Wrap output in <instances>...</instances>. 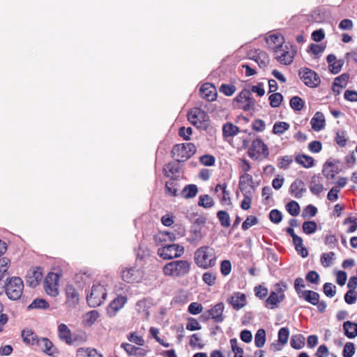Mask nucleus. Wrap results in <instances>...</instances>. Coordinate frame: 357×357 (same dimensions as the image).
<instances>
[{
    "mask_svg": "<svg viewBox=\"0 0 357 357\" xmlns=\"http://www.w3.org/2000/svg\"><path fill=\"white\" fill-rule=\"evenodd\" d=\"M202 280L209 286L215 284L216 274L215 273L206 272L202 275Z\"/></svg>",
    "mask_w": 357,
    "mask_h": 357,
    "instance_id": "63",
    "label": "nucleus"
},
{
    "mask_svg": "<svg viewBox=\"0 0 357 357\" xmlns=\"http://www.w3.org/2000/svg\"><path fill=\"white\" fill-rule=\"evenodd\" d=\"M241 192L243 195V199L241 202V207L243 210H248L250 208L252 200V192L251 190H245Z\"/></svg>",
    "mask_w": 357,
    "mask_h": 357,
    "instance_id": "42",
    "label": "nucleus"
},
{
    "mask_svg": "<svg viewBox=\"0 0 357 357\" xmlns=\"http://www.w3.org/2000/svg\"><path fill=\"white\" fill-rule=\"evenodd\" d=\"M301 293V294L298 295V297L304 299L306 302L313 305L318 303V300L320 298L319 293L312 290H304L303 292Z\"/></svg>",
    "mask_w": 357,
    "mask_h": 357,
    "instance_id": "28",
    "label": "nucleus"
},
{
    "mask_svg": "<svg viewBox=\"0 0 357 357\" xmlns=\"http://www.w3.org/2000/svg\"><path fill=\"white\" fill-rule=\"evenodd\" d=\"M217 218L223 227H229L231 225L229 214L226 211H219L217 213Z\"/></svg>",
    "mask_w": 357,
    "mask_h": 357,
    "instance_id": "43",
    "label": "nucleus"
},
{
    "mask_svg": "<svg viewBox=\"0 0 357 357\" xmlns=\"http://www.w3.org/2000/svg\"><path fill=\"white\" fill-rule=\"evenodd\" d=\"M174 181L175 180L167 181L165 188L166 194L172 197H175L177 195V183Z\"/></svg>",
    "mask_w": 357,
    "mask_h": 357,
    "instance_id": "53",
    "label": "nucleus"
},
{
    "mask_svg": "<svg viewBox=\"0 0 357 357\" xmlns=\"http://www.w3.org/2000/svg\"><path fill=\"white\" fill-rule=\"evenodd\" d=\"M285 208L287 212L292 216H297L300 213V205L296 201H290L286 204Z\"/></svg>",
    "mask_w": 357,
    "mask_h": 357,
    "instance_id": "44",
    "label": "nucleus"
},
{
    "mask_svg": "<svg viewBox=\"0 0 357 357\" xmlns=\"http://www.w3.org/2000/svg\"><path fill=\"white\" fill-rule=\"evenodd\" d=\"M202 98L208 102H212L217 99L218 92L215 86L208 82L202 84Z\"/></svg>",
    "mask_w": 357,
    "mask_h": 357,
    "instance_id": "18",
    "label": "nucleus"
},
{
    "mask_svg": "<svg viewBox=\"0 0 357 357\" xmlns=\"http://www.w3.org/2000/svg\"><path fill=\"white\" fill-rule=\"evenodd\" d=\"M127 301V297L119 295L115 298L109 305L107 309V314L114 317L116 313L123 307Z\"/></svg>",
    "mask_w": 357,
    "mask_h": 357,
    "instance_id": "16",
    "label": "nucleus"
},
{
    "mask_svg": "<svg viewBox=\"0 0 357 357\" xmlns=\"http://www.w3.org/2000/svg\"><path fill=\"white\" fill-rule=\"evenodd\" d=\"M230 344L232 351L234 353V357H243V349L238 346V341L236 338L230 340Z\"/></svg>",
    "mask_w": 357,
    "mask_h": 357,
    "instance_id": "54",
    "label": "nucleus"
},
{
    "mask_svg": "<svg viewBox=\"0 0 357 357\" xmlns=\"http://www.w3.org/2000/svg\"><path fill=\"white\" fill-rule=\"evenodd\" d=\"M295 161L305 168H310L314 165V158L305 154L297 155Z\"/></svg>",
    "mask_w": 357,
    "mask_h": 357,
    "instance_id": "34",
    "label": "nucleus"
},
{
    "mask_svg": "<svg viewBox=\"0 0 357 357\" xmlns=\"http://www.w3.org/2000/svg\"><path fill=\"white\" fill-rule=\"evenodd\" d=\"M10 264V261L7 257H3L0 259V281L8 274V269Z\"/></svg>",
    "mask_w": 357,
    "mask_h": 357,
    "instance_id": "47",
    "label": "nucleus"
},
{
    "mask_svg": "<svg viewBox=\"0 0 357 357\" xmlns=\"http://www.w3.org/2000/svg\"><path fill=\"white\" fill-rule=\"evenodd\" d=\"M248 58L257 63L261 68H265L269 63V56L268 54L259 49L250 50L248 54Z\"/></svg>",
    "mask_w": 357,
    "mask_h": 357,
    "instance_id": "14",
    "label": "nucleus"
},
{
    "mask_svg": "<svg viewBox=\"0 0 357 357\" xmlns=\"http://www.w3.org/2000/svg\"><path fill=\"white\" fill-rule=\"evenodd\" d=\"M236 91V88L232 84H222L219 87V91L226 96H231Z\"/></svg>",
    "mask_w": 357,
    "mask_h": 357,
    "instance_id": "48",
    "label": "nucleus"
},
{
    "mask_svg": "<svg viewBox=\"0 0 357 357\" xmlns=\"http://www.w3.org/2000/svg\"><path fill=\"white\" fill-rule=\"evenodd\" d=\"M107 297L106 289L100 284H93L90 294L86 296V302L91 307L100 305Z\"/></svg>",
    "mask_w": 357,
    "mask_h": 357,
    "instance_id": "5",
    "label": "nucleus"
},
{
    "mask_svg": "<svg viewBox=\"0 0 357 357\" xmlns=\"http://www.w3.org/2000/svg\"><path fill=\"white\" fill-rule=\"evenodd\" d=\"M137 270L134 267L126 268L121 271V278L127 283H133L137 281Z\"/></svg>",
    "mask_w": 357,
    "mask_h": 357,
    "instance_id": "26",
    "label": "nucleus"
},
{
    "mask_svg": "<svg viewBox=\"0 0 357 357\" xmlns=\"http://www.w3.org/2000/svg\"><path fill=\"white\" fill-rule=\"evenodd\" d=\"M202 130L208 135V140H213L215 138L217 129L215 126L208 120V116L202 110Z\"/></svg>",
    "mask_w": 357,
    "mask_h": 357,
    "instance_id": "17",
    "label": "nucleus"
},
{
    "mask_svg": "<svg viewBox=\"0 0 357 357\" xmlns=\"http://www.w3.org/2000/svg\"><path fill=\"white\" fill-rule=\"evenodd\" d=\"M344 334L349 339L357 336V323L346 321L343 324Z\"/></svg>",
    "mask_w": 357,
    "mask_h": 357,
    "instance_id": "29",
    "label": "nucleus"
},
{
    "mask_svg": "<svg viewBox=\"0 0 357 357\" xmlns=\"http://www.w3.org/2000/svg\"><path fill=\"white\" fill-rule=\"evenodd\" d=\"M190 264L185 260L172 261L167 264L163 268L165 275L180 277L189 271Z\"/></svg>",
    "mask_w": 357,
    "mask_h": 357,
    "instance_id": "4",
    "label": "nucleus"
},
{
    "mask_svg": "<svg viewBox=\"0 0 357 357\" xmlns=\"http://www.w3.org/2000/svg\"><path fill=\"white\" fill-rule=\"evenodd\" d=\"M121 347L124 349L128 355L144 356L147 353V351L144 349L137 347L129 343H123Z\"/></svg>",
    "mask_w": 357,
    "mask_h": 357,
    "instance_id": "30",
    "label": "nucleus"
},
{
    "mask_svg": "<svg viewBox=\"0 0 357 357\" xmlns=\"http://www.w3.org/2000/svg\"><path fill=\"white\" fill-rule=\"evenodd\" d=\"M201 114V107H195L191 109L188 112V121L195 126L197 129L201 128V121L199 119V115Z\"/></svg>",
    "mask_w": 357,
    "mask_h": 357,
    "instance_id": "27",
    "label": "nucleus"
},
{
    "mask_svg": "<svg viewBox=\"0 0 357 357\" xmlns=\"http://www.w3.org/2000/svg\"><path fill=\"white\" fill-rule=\"evenodd\" d=\"M268 100L271 107H278L283 100V96L280 93H274L269 96Z\"/></svg>",
    "mask_w": 357,
    "mask_h": 357,
    "instance_id": "50",
    "label": "nucleus"
},
{
    "mask_svg": "<svg viewBox=\"0 0 357 357\" xmlns=\"http://www.w3.org/2000/svg\"><path fill=\"white\" fill-rule=\"evenodd\" d=\"M285 299V295H278L277 292L271 291L269 296L265 300L264 305L269 309H274L278 307V304Z\"/></svg>",
    "mask_w": 357,
    "mask_h": 357,
    "instance_id": "20",
    "label": "nucleus"
},
{
    "mask_svg": "<svg viewBox=\"0 0 357 357\" xmlns=\"http://www.w3.org/2000/svg\"><path fill=\"white\" fill-rule=\"evenodd\" d=\"M268 48L272 50V47H278L284 43V38L281 33H274L270 35L266 38Z\"/></svg>",
    "mask_w": 357,
    "mask_h": 357,
    "instance_id": "31",
    "label": "nucleus"
},
{
    "mask_svg": "<svg viewBox=\"0 0 357 357\" xmlns=\"http://www.w3.org/2000/svg\"><path fill=\"white\" fill-rule=\"evenodd\" d=\"M356 351L355 345L353 342H347L342 351L343 357H352Z\"/></svg>",
    "mask_w": 357,
    "mask_h": 357,
    "instance_id": "57",
    "label": "nucleus"
},
{
    "mask_svg": "<svg viewBox=\"0 0 357 357\" xmlns=\"http://www.w3.org/2000/svg\"><path fill=\"white\" fill-rule=\"evenodd\" d=\"M227 302L236 310H238L246 305V296L241 292H235L233 296L227 299Z\"/></svg>",
    "mask_w": 357,
    "mask_h": 357,
    "instance_id": "15",
    "label": "nucleus"
},
{
    "mask_svg": "<svg viewBox=\"0 0 357 357\" xmlns=\"http://www.w3.org/2000/svg\"><path fill=\"white\" fill-rule=\"evenodd\" d=\"M349 79V74L347 73H344L340 76L335 78L333 82L334 86H338L340 88L345 87L347 86V83Z\"/></svg>",
    "mask_w": 357,
    "mask_h": 357,
    "instance_id": "49",
    "label": "nucleus"
},
{
    "mask_svg": "<svg viewBox=\"0 0 357 357\" xmlns=\"http://www.w3.org/2000/svg\"><path fill=\"white\" fill-rule=\"evenodd\" d=\"M157 252L163 259H172L181 257L184 252V248L178 244H169L158 248Z\"/></svg>",
    "mask_w": 357,
    "mask_h": 357,
    "instance_id": "9",
    "label": "nucleus"
},
{
    "mask_svg": "<svg viewBox=\"0 0 357 357\" xmlns=\"http://www.w3.org/2000/svg\"><path fill=\"white\" fill-rule=\"evenodd\" d=\"M335 253L333 252H329L328 253H323L321 255L320 261L321 264L324 267H328L332 264V261L334 259Z\"/></svg>",
    "mask_w": 357,
    "mask_h": 357,
    "instance_id": "52",
    "label": "nucleus"
},
{
    "mask_svg": "<svg viewBox=\"0 0 357 357\" xmlns=\"http://www.w3.org/2000/svg\"><path fill=\"white\" fill-rule=\"evenodd\" d=\"M198 192V188L195 184H189L184 187L181 192L182 197L185 199L192 198L196 196Z\"/></svg>",
    "mask_w": 357,
    "mask_h": 357,
    "instance_id": "37",
    "label": "nucleus"
},
{
    "mask_svg": "<svg viewBox=\"0 0 357 357\" xmlns=\"http://www.w3.org/2000/svg\"><path fill=\"white\" fill-rule=\"evenodd\" d=\"M289 336V330L287 327H282L278 331V342L282 344H287Z\"/></svg>",
    "mask_w": 357,
    "mask_h": 357,
    "instance_id": "56",
    "label": "nucleus"
},
{
    "mask_svg": "<svg viewBox=\"0 0 357 357\" xmlns=\"http://www.w3.org/2000/svg\"><path fill=\"white\" fill-rule=\"evenodd\" d=\"M172 156L177 161L187 160L189 158V154L187 153L185 143L174 145L172 150Z\"/></svg>",
    "mask_w": 357,
    "mask_h": 357,
    "instance_id": "19",
    "label": "nucleus"
},
{
    "mask_svg": "<svg viewBox=\"0 0 357 357\" xmlns=\"http://www.w3.org/2000/svg\"><path fill=\"white\" fill-rule=\"evenodd\" d=\"M275 59L281 64L289 65L294 59L296 50L289 43L282 44L278 47H272Z\"/></svg>",
    "mask_w": 357,
    "mask_h": 357,
    "instance_id": "2",
    "label": "nucleus"
},
{
    "mask_svg": "<svg viewBox=\"0 0 357 357\" xmlns=\"http://www.w3.org/2000/svg\"><path fill=\"white\" fill-rule=\"evenodd\" d=\"M290 107L295 111H301L305 105L304 100L299 96H293L289 101Z\"/></svg>",
    "mask_w": 357,
    "mask_h": 357,
    "instance_id": "40",
    "label": "nucleus"
},
{
    "mask_svg": "<svg viewBox=\"0 0 357 357\" xmlns=\"http://www.w3.org/2000/svg\"><path fill=\"white\" fill-rule=\"evenodd\" d=\"M43 278V269L41 267H35L27 272L26 282L30 287H37Z\"/></svg>",
    "mask_w": 357,
    "mask_h": 357,
    "instance_id": "12",
    "label": "nucleus"
},
{
    "mask_svg": "<svg viewBox=\"0 0 357 357\" xmlns=\"http://www.w3.org/2000/svg\"><path fill=\"white\" fill-rule=\"evenodd\" d=\"M187 218L192 224L190 229L192 236L189 238V241H194L201 237V215L198 212L190 210L187 213Z\"/></svg>",
    "mask_w": 357,
    "mask_h": 357,
    "instance_id": "10",
    "label": "nucleus"
},
{
    "mask_svg": "<svg viewBox=\"0 0 357 357\" xmlns=\"http://www.w3.org/2000/svg\"><path fill=\"white\" fill-rule=\"evenodd\" d=\"M254 292H255V295L257 298L262 300L266 297V296L268 295V291L266 287H264L262 285H257V286L255 287Z\"/></svg>",
    "mask_w": 357,
    "mask_h": 357,
    "instance_id": "60",
    "label": "nucleus"
},
{
    "mask_svg": "<svg viewBox=\"0 0 357 357\" xmlns=\"http://www.w3.org/2000/svg\"><path fill=\"white\" fill-rule=\"evenodd\" d=\"M290 344L294 349H301L305 345V337L302 334H296L291 336Z\"/></svg>",
    "mask_w": 357,
    "mask_h": 357,
    "instance_id": "38",
    "label": "nucleus"
},
{
    "mask_svg": "<svg viewBox=\"0 0 357 357\" xmlns=\"http://www.w3.org/2000/svg\"><path fill=\"white\" fill-rule=\"evenodd\" d=\"M290 126L288 123L284 121H277L273 127L272 132L275 135H280L285 131L288 130Z\"/></svg>",
    "mask_w": 357,
    "mask_h": 357,
    "instance_id": "39",
    "label": "nucleus"
},
{
    "mask_svg": "<svg viewBox=\"0 0 357 357\" xmlns=\"http://www.w3.org/2000/svg\"><path fill=\"white\" fill-rule=\"evenodd\" d=\"M23 341L29 344L36 345L48 356H54L59 354L58 349L54 347L52 341L47 337H39L37 334L31 329H24L22 331Z\"/></svg>",
    "mask_w": 357,
    "mask_h": 357,
    "instance_id": "1",
    "label": "nucleus"
},
{
    "mask_svg": "<svg viewBox=\"0 0 357 357\" xmlns=\"http://www.w3.org/2000/svg\"><path fill=\"white\" fill-rule=\"evenodd\" d=\"M335 142L340 147H344L347 142V132L344 130H338L335 137Z\"/></svg>",
    "mask_w": 357,
    "mask_h": 357,
    "instance_id": "46",
    "label": "nucleus"
},
{
    "mask_svg": "<svg viewBox=\"0 0 357 357\" xmlns=\"http://www.w3.org/2000/svg\"><path fill=\"white\" fill-rule=\"evenodd\" d=\"M50 307L49 303L44 298H37L34 299L27 307L28 310L33 309L47 310Z\"/></svg>",
    "mask_w": 357,
    "mask_h": 357,
    "instance_id": "36",
    "label": "nucleus"
},
{
    "mask_svg": "<svg viewBox=\"0 0 357 357\" xmlns=\"http://www.w3.org/2000/svg\"><path fill=\"white\" fill-rule=\"evenodd\" d=\"M324 293L327 297L332 298L336 294V287L331 282H326L323 286Z\"/></svg>",
    "mask_w": 357,
    "mask_h": 357,
    "instance_id": "58",
    "label": "nucleus"
},
{
    "mask_svg": "<svg viewBox=\"0 0 357 357\" xmlns=\"http://www.w3.org/2000/svg\"><path fill=\"white\" fill-rule=\"evenodd\" d=\"M321 177L319 175H314L310 181V192L316 195H319L324 190V186L320 183Z\"/></svg>",
    "mask_w": 357,
    "mask_h": 357,
    "instance_id": "33",
    "label": "nucleus"
},
{
    "mask_svg": "<svg viewBox=\"0 0 357 357\" xmlns=\"http://www.w3.org/2000/svg\"><path fill=\"white\" fill-rule=\"evenodd\" d=\"M258 223V219L255 215H248L242 224V229L245 231Z\"/></svg>",
    "mask_w": 357,
    "mask_h": 357,
    "instance_id": "59",
    "label": "nucleus"
},
{
    "mask_svg": "<svg viewBox=\"0 0 357 357\" xmlns=\"http://www.w3.org/2000/svg\"><path fill=\"white\" fill-rule=\"evenodd\" d=\"M248 155L255 160L259 158V155H262L264 158H268L269 156L268 146L260 138L254 139L248 149Z\"/></svg>",
    "mask_w": 357,
    "mask_h": 357,
    "instance_id": "7",
    "label": "nucleus"
},
{
    "mask_svg": "<svg viewBox=\"0 0 357 357\" xmlns=\"http://www.w3.org/2000/svg\"><path fill=\"white\" fill-rule=\"evenodd\" d=\"M181 161H177L175 160V161H173V162H169L168 164H167L164 168H163V172H164V175L166 176V177H170L172 174V180H177L176 177H174L173 176L176 174V173H178L180 169H181V167H180V162Z\"/></svg>",
    "mask_w": 357,
    "mask_h": 357,
    "instance_id": "23",
    "label": "nucleus"
},
{
    "mask_svg": "<svg viewBox=\"0 0 357 357\" xmlns=\"http://www.w3.org/2000/svg\"><path fill=\"white\" fill-rule=\"evenodd\" d=\"M98 317V312L96 310H91L85 314L84 321L86 325L91 326L95 323Z\"/></svg>",
    "mask_w": 357,
    "mask_h": 357,
    "instance_id": "51",
    "label": "nucleus"
},
{
    "mask_svg": "<svg viewBox=\"0 0 357 357\" xmlns=\"http://www.w3.org/2000/svg\"><path fill=\"white\" fill-rule=\"evenodd\" d=\"M298 76L305 85L310 88L317 87L321 83L319 75L309 68H301L298 70Z\"/></svg>",
    "mask_w": 357,
    "mask_h": 357,
    "instance_id": "8",
    "label": "nucleus"
},
{
    "mask_svg": "<svg viewBox=\"0 0 357 357\" xmlns=\"http://www.w3.org/2000/svg\"><path fill=\"white\" fill-rule=\"evenodd\" d=\"M266 342V331L264 328H259L255 336V344L258 348L262 347Z\"/></svg>",
    "mask_w": 357,
    "mask_h": 357,
    "instance_id": "41",
    "label": "nucleus"
},
{
    "mask_svg": "<svg viewBox=\"0 0 357 357\" xmlns=\"http://www.w3.org/2000/svg\"><path fill=\"white\" fill-rule=\"evenodd\" d=\"M6 294L12 301L20 299L24 290V283L20 277L8 278L3 285Z\"/></svg>",
    "mask_w": 357,
    "mask_h": 357,
    "instance_id": "3",
    "label": "nucleus"
},
{
    "mask_svg": "<svg viewBox=\"0 0 357 357\" xmlns=\"http://www.w3.org/2000/svg\"><path fill=\"white\" fill-rule=\"evenodd\" d=\"M351 223V225L347 229V233H353L357 229V218L348 217L343 221V225H347Z\"/></svg>",
    "mask_w": 357,
    "mask_h": 357,
    "instance_id": "64",
    "label": "nucleus"
},
{
    "mask_svg": "<svg viewBox=\"0 0 357 357\" xmlns=\"http://www.w3.org/2000/svg\"><path fill=\"white\" fill-rule=\"evenodd\" d=\"M58 336L62 342H66L67 344L71 345L77 341L85 342L86 341V335L83 334L82 335H71V331L65 324H60L58 326Z\"/></svg>",
    "mask_w": 357,
    "mask_h": 357,
    "instance_id": "6",
    "label": "nucleus"
},
{
    "mask_svg": "<svg viewBox=\"0 0 357 357\" xmlns=\"http://www.w3.org/2000/svg\"><path fill=\"white\" fill-rule=\"evenodd\" d=\"M225 305L220 302L215 305L211 309L206 310L202 313V320H208L212 319L216 323H221L224 320L222 314Z\"/></svg>",
    "mask_w": 357,
    "mask_h": 357,
    "instance_id": "11",
    "label": "nucleus"
},
{
    "mask_svg": "<svg viewBox=\"0 0 357 357\" xmlns=\"http://www.w3.org/2000/svg\"><path fill=\"white\" fill-rule=\"evenodd\" d=\"M338 160H334L333 162L327 160L323 166L322 173L328 179H333L335 177V174H339L340 169L338 168L334 169L335 162H338Z\"/></svg>",
    "mask_w": 357,
    "mask_h": 357,
    "instance_id": "22",
    "label": "nucleus"
},
{
    "mask_svg": "<svg viewBox=\"0 0 357 357\" xmlns=\"http://www.w3.org/2000/svg\"><path fill=\"white\" fill-rule=\"evenodd\" d=\"M282 213L278 209H272L269 213V219L274 224H279L282 220Z\"/></svg>",
    "mask_w": 357,
    "mask_h": 357,
    "instance_id": "55",
    "label": "nucleus"
},
{
    "mask_svg": "<svg viewBox=\"0 0 357 357\" xmlns=\"http://www.w3.org/2000/svg\"><path fill=\"white\" fill-rule=\"evenodd\" d=\"M240 132L238 126L231 122H227L222 126V136L225 139L236 135Z\"/></svg>",
    "mask_w": 357,
    "mask_h": 357,
    "instance_id": "32",
    "label": "nucleus"
},
{
    "mask_svg": "<svg viewBox=\"0 0 357 357\" xmlns=\"http://www.w3.org/2000/svg\"><path fill=\"white\" fill-rule=\"evenodd\" d=\"M312 128L315 131H319L325 127L326 121L324 114L317 112L310 121Z\"/></svg>",
    "mask_w": 357,
    "mask_h": 357,
    "instance_id": "25",
    "label": "nucleus"
},
{
    "mask_svg": "<svg viewBox=\"0 0 357 357\" xmlns=\"http://www.w3.org/2000/svg\"><path fill=\"white\" fill-rule=\"evenodd\" d=\"M324 243L328 245L329 248L333 249L338 246V240L335 235H326L324 237Z\"/></svg>",
    "mask_w": 357,
    "mask_h": 357,
    "instance_id": "62",
    "label": "nucleus"
},
{
    "mask_svg": "<svg viewBox=\"0 0 357 357\" xmlns=\"http://www.w3.org/2000/svg\"><path fill=\"white\" fill-rule=\"evenodd\" d=\"M215 250L209 246H202V268L206 269L214 266L216 264Z\"/></svg>",
    "mask_w": 357,
    "mask_h": 357,
    "instance_id": "13",
    "label": "nucleus"
},
{
    "mask_svg": "<svg viewBox=\"0 0 357 357\" xmlns=\"http://www.w3.org/2000/svg\"><path fill=\"white\" fill-rule=\"evenodd\" d=\"M305 191L304 182L299 179L295 180L289 188V192L296 199L301 198Z\"/></svg>",
    "mask_w": 357,
    "mask_h": 357,
    "instance_id": "21",
    "label": "nucleus"
},
{
    "mask_svg": "<svg viewBox=\"0 0 357 357\" xmlns=\"http://www.w3.org/2000/svg\"><path fill=\"white\" fill-rule=\"evenodd\" d=\"M248 185H249L252 189V191L255 190L252 176L249 174L244 173L239 177L238 188L241 192L249 190L248 189Z\"/></svg>",
    "mask_w": 357,
    "mask_h": 357,
    "instance_id": "24",
    "label": "nucleus"
},
{
    "mask_svg": "<svg viewBox=\"0 0 357 357\" xmlns=\"http://www.w3.org/2000/svg\"><path fill=\"white\" fill-rule=\"evenodd\" d=\"M303 231L310 235L314 234L317 229V225L314 220L305 221L302 225Z\"/></svg>",
    "mask_w": 357,
    "mask_h": 357,
    "instance_id": "45",
    "label": "nucleus"
},
{
    "mask_svg": "<svg viewBox=\"0 0 357 357\" xmlns=\"http://www.w3.org/2000/svg\"><path fill=\"white\" fill-rule=\"evenodd\" d=\"M67 301L76 304L79 301V294L73 284H68L66 287Z\"/></svg>",
    "mask_w": 357,
    "mask_h": 357,
    "instance_id": "35",
    "label": "nucleus"
},
{
    "mask_svg": "<svg viewBox=\"0 0 357 357\" xmlns=\"http://www.w3.org/2000/svg\"><path fill=\"white\" fill-rule=\"evenodd\" d=\"M317 213V208L312 204L307 205L302 212V216L305 218L306 217L312 218Z\"/></svg>",
    "mask_w": 357,
    "mask_h": 357,
    "instance_id": "61",
    "label": "nucleus"
}]
</instances>
